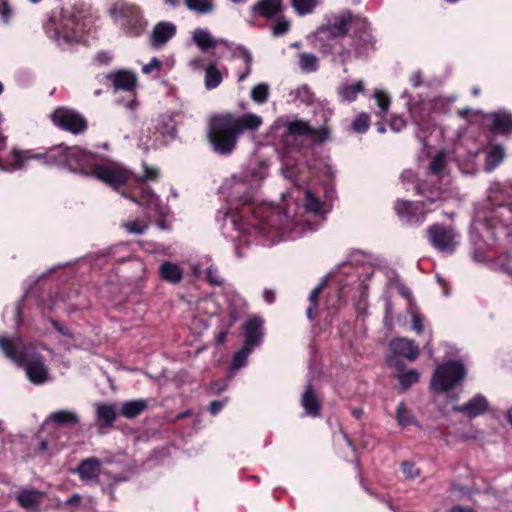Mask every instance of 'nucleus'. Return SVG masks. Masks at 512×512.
Segmentation results:
<instances>
[{"instance_id":"1","label":"nucleus","mask_w":512,"mask_h":512,"mask_svg":"<svg viewBox=\"0 0 512 512\" xmlns=\"http://www.w3.org/2000/svg\"><path fill=\"white\" fill-rule=\"evenodd\" d=\"M268 176L265 163L243 167L223 182L221 189L227 200L216 213V221L224 234L239 244L257 238L265 246L282 240H294L316 230L309 223L284 215L271 204L263 203L258 191Z\"/></svg>"},{"instance_id":"2","label":"nucleus","mask_w":512,"mask_h":512,"mask_svg":"<svg viewBox=\"0 0 512 512\" xmlns=\"http://www.w3.org/2000/svg\"><path fill=\"white\" fill-rule=\"evenodd\" d=\"M512 234V183L492 182L488 199L475 207L471 222L470 240L473 244V259L485 263L491 269L512 274L504 262L494 261L490 252L497 240Z\"/></svg>"},{"instance_id":"3","label":"nucleus","mask_w":512,"mask_h":512,"mask_svg":"<svg viewBox=\"0 0 512 512\" xmlns=\"http://www.w3.org/2000/svg\"><path fill=\"white\" fill-rule=\"evenodd\" d=\"M158 176L157 168L143 165L142 175H132L129 172V180L117 190L137 207L136 216H131L121 222V227L127 233L142 235L147 231L151 221H155L160 229L168 228L166 220L170 217V209L146 183L156 180Z\"/></svg>"},{"instance_id":"4","label":"nucleus","mask_w":512,"mask_h":512,"mask_svg":"<svg viewBox=\"0 0 512 512\" xmlns=\"http://www.w3.org/2000/svg\"><path fill=\"white\" fill-rule=\"evenodd\" d=\"M50 165L63 166L71 172L94 176L114 190L129 180V171L120 163L99 161L96 155L78 146L58 145L50 148Z\"/></svg>"},{"instance_id":"5","label":"nucleus","mask_w":512,"mask_h":512,"mask_svg":"<svg viewBox=\"0 0 512 512\" xmlns=\"http://www.w3.org/2000/svg\"><path fill=\"white\" fill-rule=\"evenodd\" d=\"M93 27V18L87 7L65 6L60 13H53L44 23V31L60 49H69L76 43H87V36Z\"/></svg>"},{"instance_id":"6","label":"nucleus","mask_w":512,"mask_h":512,"mask_svg":"<svg viewBox=\"0 0 512 512\" xmlns=\"http://www.w3.org/2000/svg\"><path fill=\"white\" fill-rule=\"evenodd\" d=\"M448 155L441 151L431 160L425 179H418L413 170H404L401 182L406 191L414 190L416 194L427 198L432 203L446 202L452 199L455 192L450 186L447 174Z\"/></svg>"},{"instance_id":"7","label":"nucleus","mask_w":512,"mask_h":512,"mask_svg":"<svg viewBox=\"0 0 512 512\" xmlns=\"http://www.w3.org/2000/svg\"><path fill=\"white\" fill-rule=\"evenodd\" d=\"M262 123V118L252 113L240 117L232 114L215 115L209 121L207 138L215 153L228 156L234 151L238 136L244 130H256Z\"/></svg>"},{"instance_id":"8","label":"nucleus","mask_w":512,"mask_h":512,"mask_svg":"<svg viewBox=\"0 0 512 512\" xmlns=\"http://www.w3.org/2000/svg\"><path fill=\"white\" fill-rule=\"evenodd\" d=\"M0 350L7 359L25 370L27 378L33 384L42 385L49 381L43 357L36 352L34 346L24 343L18 335L1 334Z\"/></svg>"},{"instance_id":"9","label":"nucleus","mask_w":512,"mask_h":512,"mask_svg":"<svg viewBox=\"0 0 512 512\" xmlns=\"http://www.w3.org/2000/svg\"><path fill=\"white\" fill-rule=\"evenodd\" d=\"M401 98L407 100V109L417 128L416 136L424 146L428 145L426 141L429 135L436 129L435 115L448 112L456 99L455 96H435L427 101L412 102L408 91H404L401 94Z\"/></svg>"},{"instance_id":"10","label":"nucleus","mask_w":512,"mask_h":512,"mask_svg":"<svg viewBox=\"0 0 512 512\" xmlns=\"http://www.w3.org/2000/svg\"><path fill=\"white\" fill-rule=\"evenodd\" d=\"M352 20V14L348 10L326 15L324 24L315 32V39L323 53L328 54L333 51L339 38L347 33L348 25Z\"/></svg>"},{"instance_id":"11","label":"nucleus","mask_w":512,"mask_h":512,"mask_svg":"<svg viewBox=\"0 0 512 512\" xmlns=\"http://www.w3.org/2000/svg\"><path fill=\"white\" fill-rule=\"evenodd\" d=\"M483 156L484 158V171L490 173L495 170L505 159L506 152L501 144L487 143L481 150L472 152H465V149L461 144L456 145L454 151V158L461 166L462 164L471 166L473 169L475 166L476 158Z\"/></svg>"},{"instance_id":"12","label":"nucleus","mask_w":512,"mask_h":512,"mask_svg":"<svg viewBox=\"0 0 512 512\" xmlns=\"http://www.w3.org/2000/svg\"><path fill=\"white\" fill-rule=\"evenodd\" d=\"M272 133L281 138L283 145L288 146L294 139L303 135H309L314 141L323 142L329 138L330 130L326 126L314 129L301 120H279L273 125Z\"/></svg>"},{"instance_id":"13","label":"nucleus","mask_w":512,"mask_h":512,"mask_svg":"<svg viewBox=\"0 0 512 512\" xmlns=\"http://www.w3.org/2000/svg\"><path fill=\"white\" fill-rule=\"evenodd\" d=\"M109 14L126 34L138 36L146 28L147 22L135 5L117 2L109 9Z\"/></svg>"},{"instance_id":"14","label":"nucleus","mask_w":512,"mask_h":512,"mask_svg":"<svg viewBox=\"0 0 512 512\" xmlns=\"http://www.w3.org/2000/svg\"><path fill=\"white\" fill-rule=\"evenodd\" d=\"M466 368L461 361H448L438 365L433 372L430 389L436 393H444L463 381Z\"/></svg>"},{"instance_id":"15","label":"nucleus","mask_w":512,"mask_h":512,"mask_svg":"<svg viewBox=\"0 0 512 512\" xmlns=\"http://www.w3.org/2000/svg\"><path fill=\"white\" fill-rule=\"evenodd\" d=\"M442 203H432L427 198L421 202L398 199L394 204V210L404 224L419 226L425 221L426 215Z\"/></svg>"},{"instance_id":"16","label":"nucleus","mask_w":512,"mask_h":512,"mask_svg":"<svg viewBox=\"0 0 512 512\" xmlns=\"http://www.w3.org/2000/svg\"><path fill=\"white\" fill-rule=\"evenodd\" d=\"M459 115L468 120L480 118L484 125L490 124L492 131L501 135L510 136L512 134V113L506 109H500L491 113L463 109L459 111Z\"/></svg>"},{"instance_id":"17","label":"nucleus","mask_w":512,"mask_h":512,"mask_svg":"<svg viewBox=\"0 0 512 512\" xmlns=\"http://www.w3.org/2000/svg\"><path fill=\"white\" fill-rule=\"evenodd\" d=\"M427 232L430 244L440 253L451 254L459 243L458 234L452 227L433 224Z\"/></svg>"},{"instance_id":"18","label":"nucleus","mask_w":512,"mask_h":512,"mask_svg":"<svg viewBox=\"0 0 512 512\" xmlns=\"http://www.w3.org/2000/svg\"><path fill=\"white\" fill-rule=\"evenodd\" d=\"M54 125L74 134L83 132L87 123L85 119L75 110L67 107H59L51 114Z\"/></svg>"},{"instance_id":"19","label":"nucleus","mask_w":512,"mask_h":512,"mask_svg":"<svg viewBox=\"0 0 512 512\" xmlns=\"http://www.w3.org/2000/svg\"><path fill=\"white\" fill-rule=\"evenodd\" d=\"M389 347L391 355L387 358V362L395 367L399 365L400 358L414 362L420 353L419 347L415 342L407 338H396L390 342Z\"/></svg>"},{"instance_id":"20","label":"nucleus","mask_w":512,"mask_h":512,"mask_svg":"<svg viewBox=\"0 0 512 512\" xmlns=\"http://www.w3.org/2000/svg\"><path fill=\"white\" fill-rule=\"evenodd\" d=\"M263 319L258 315H252L243 324L244 344L255 349L263 342Z\"/></svg>"},{"instance_id":"21","label":"nucleus","mask_w":512,"mask_h":512,"mask_svg":"<svg viewBox=\"0 0 512 512\" xmlns=\"http://www.w3.org/2000/svg\"><path fill=\"white\" fill-rule=\"evenodd\" d=\"M302 194L303 206L306 213L322 216L330 211L331 204L327 195L322 196L320 192L312 189H304Z\"/></svg>"},{"instance_id":"22","label":"nucleus","mask_w":512,"mask_h":512,"mask_svg":"<svg viewBox=\"0 0 512 512\" xmlns=\"http://www.w3.org/2000/svg\"><path fill=\"white\" fill-rule=\"evenodd\" d=\"M354 25L357 29L354 39V55L355 57H359L373 46L374 37L370 32L369 23L366 19L357 18L354 21Z\"/></svg>"},{"instance_id":"23","label":"nucleus","mask_w":512,"mask_h":512,"mask_svg":"<svg viewBox=\"0 0 512 512\" xmlns=\"http://www.w3.org/2000/svg\"><path fill=\"white\" fill-rule=\"evenodd\" d=\"M156 138L151 142V147H157L158 143L162 144L166 142V138H172L176 132V123L172 115L162 114L160 115L155 124Z\"/></svg>"},{"instance_id":"24","label":"nucleus","mask_w":512,"mask_h":512,"mask_svg":"<svg viewBox=\"0 0 512 512\" xmlns=\"http://www.w3.org/2000/svg\"><path fill=\"white\" fill-rule=\"evenodd\" d=\"M101 471V461L95 457L84 459L80 462L77 473L86 484L96 483Z\"/></svg>"},{"instance_id":"25","label":"nucleus","mask_w":512,"mask_h":512,"mask_svg":"<svg viewBox=\"0 0 512 512\" xmlns=\"http://www.w3.org/2000/svg\"><path fill=\"white\" fill-rule=\"evenodd\" d=\"M176 34V26L172 22L161 21L157 23L152 31L151 44L155 48L165 45Z\"/></svg>"},{"instance_id":"26","label":"nucleus","mask_w":512,"mask_h":512,"mask_svg":"<svg viewBox=\"0 0 512 512\" xmlns=\"http://www.w3.org/2000/svg\"><path fill=\"white\" fill-rule=\"evenodd\" d=\"M488 408L487 399L481 395L477 394L472 397L467 403L463 405H457L453 407V410L456 412H461L470 418H474L483 414Z\"/></svg>"},{"instance_id":"27","label":"nucleus","mask_w":512,"mask_h":512,"mask_svg":"<svg viewBox=\"0 0 512 512\" xmlns=\"http://www.w3.org/2000/svg\"><path fill=\"white\" fill-rule=\"evenodd\" d=\"M301 406L303 407L305 415L307 416L315 418L320 414L321 401L311 384H308L302 393Z\"/></svg>"},{"instance_id":"28","label":"nucleus","mask_w":512,"mask_h":512,"mask_svg":"<svg viewBox=\"0 0 512 512\" xmlns=\"http://www.w3.org/2000/svg\"><path fill=\"white\" fill-rule=\"evenodd\" d=\"M159 278L172 285L180 283L184 276L183 268L172 261H163L158 269Z\"/></svg>"},{"instance_id":"29","label":"nucleus","mask_w":512,"mask_h":512,"mask_svg":"<svg viewBox=\"0 0 512 512\" xmlns=\"http://www.w3.org/2000/svg\"><path fill=\"white\" fill-rule=\"evenodd\" d=\"M306 167L293 158L285 156L282 158V174L285 178L292 180L295 185L300 186L305 181V177L302 174L306 171Z\"/></svg>"},{"instance_id":"30","label":"nucleus","mask_w":512,"mask_h":512,"mask_svg":"<svg viewBox=\"0 0 512 512\" xmlns=\"http://www.w3.org/2000/svg\"><path fill=\"white\" fill-rule=\"evenodd\" d=\"M194 44L202 51L216 49L221 46L222 38H214L211 32L206 28H196L192 32Z\"/></svg>"},{"instance_id":"31","label":"nucleus","mask_w":512,"mask_h":512,"mask_svg":"<svg viewBox=\"0 0 512 512\" xmlns=\"http://www.w3.org/2000/svg\"><path fill=\"white\" fill-rule=\"evenodd\" d=\"M19 505L25 509L38 510L44 499V492L25 488L16 494Z\"/></svg>"},{"instance_id":"32","label":"nucleus","mask_w":512,"mask_h":512,"mask_svg":"<svg viewBox=\"0 0 512 512\" xmlns=\"http://www.w3.org/2000/svg\"><path fill=\"white\" fill-rule=\"evenodd\" d=\"M108 78L112 81L115 90L132 91L136 86V75L127 70H120L110 74Z\"/></svg>"},{"instance_id":"33","label":"nucleus","mask_w":512,"mask_h":512,"mask_svg":"<svg viewBox=\"0 0 512 512\" xmlns=\"http://www.w3.org/2000/svg\"><path fill=\"white\" fill-rule=\"evenodd\" d=\"M254 11L265 18H273L281 13L282 0H260L254 6Z\"/></svg>"},{"instance_id":"34","label":"nucleus","mask_w":512,"mask_h":512,"mask_svg":"<svg viewBox=\"0 0 512 512\" xmlns=\"http://www.w3.org/2000/svg\"><path fill=\"white\" fill-rule=\"evenodd\" d=\"M116 418V411L113 405L96 404V421L100 428L110 427Z\"/></svg>"},{"instance_id":"35","label":"nucleus","mask_w":512,"mask_h":512,"mask_svg":"<svg viewBox=\"0 0 512 512\" xmlns=\"http://www.w3.org/2000/svg\"><path fill=\"white\" fill-rule=\"evenodd\" d=\"M364 91V83L359 80L353 84L343 83L338 87V95L343 102L354 101Z\"/></svg>"},{"instance_id":"36","label":"nucleus","mask_w":512,"mask_h":512,"mask_svg":"<svg viewBox=\"0 0 512 512\" xmlns=\"http://www.w3.org/2000/svg\"><path fill=\"white\" fill-rule=\"evenodd\" d=\"M221 46L232 58H242L244 62L253 61L252 54L244 46L222 39Z\"/></svg>"},{"instance_id":"37","label":"nucleus","mask_w":512,"mask_h":512,"mask_svg":"<svg viewBox=\"0 0 512 512\" xmlns=\"http://www.w3.org/2000/svg\"><path fill=\"white\" fill-rule=\"evenodd\" d=\"M47 421L54 422L57 425L69 426L79 422L78 415L74 411L59 410L51 413Z\"/></svg>"},{"instance_id":"38","label":"nucleus","mask_w":512,"mask_h":512,"mask_svg":"<svg viewBox=\"0 0 512 512\" xmlns=\"http://www.w3.org/2000/svg\"><path fill=\"white\" fill-rule=\"evenodd\" d=\"M223 81V75L221 71L216 67L214 63H210L205 68L204 85L207 90H213L217 88Z\"/></svg>"},{"instance_id":"39","label":"nucleus","mask_w":512,"mask_h":512,"mask_svg":"<svg viewBox=\"0 0 512 512\" xmlns=\"http://www.w3.org/2000/svg\"><path fill=\"white\" fill-rule=\"evenodd\" d=\"M147 408V401L144 399H137L127 401L122 404L121 414L126 418H134L142 413Z\"/></svg>"},{"instance_id":"40","label":"nucleus","mask_w":512,"mask_h":512,"mask_svg":"<svg viewBox=\"0 0 512 512\" xmlns=\"http://www.w3.org/2000/svg\"><path fill=\"white\" fill-rule=\"evenodd\" d=\"M107 255L115 262H124L130 260L132 257V253L128 243H119L115 246L110 247Z\"/></svg>"},{"instance_id":"41","label":"nucleus","mask_w":512,"mask_h":512,"mask_svg":"<svg viewBox=\"0 0 512 512\" xmlns=\"http://www.w3.org/2000/svg\"><path fill=\"white\" fill-rule=\"evenodd\" d=\"M396 420L397 423L402 427H407L410 425L420 427L412 412L403 403H400L397 406Z\"/></svg>"},{"instance_id":"42","label":"nucleus","mask_w":512,"mask_h":512,"mask_svg":"<svg viewBox=\"0 0 512 512\" xmlns=\"http://www.w3.org/2000/svg\"><path fill=\"white\" fill-rule=\"evenodd\" d=\"M420 374L415 369H410L406 372L399 373L397 375L398 385L400 391H406L413 384L419 381Z\"/></svg>"},{"instance_id":"43","label":"nucleus","mask_w":512,"mask_h":512,"mask_svg":"<svg viewBox=\"0 0 512 512\" xmlns=\"http://www.w3.org/2000/svg\"><path fill=\"white\" fill-rule=\"evenodd\" d=\"M299 67L305 73L315 72L319 68V60L316 55L303 52L299 55Z\"/></svg>"},{"instance_id":"44","label":"nucleus","mask_w":512,"mask_h":512,"mask_svg":"<svg viewBox=\"0 0 512 512\" xmlns=\"http://www.w3.org/2000/svg\"><path fill=\"white\" fill-rule=\"evenodd\" d=\"M253 348L243 345V347L237 351L231 361V371H237L246 366L248 357L253 352Z\"/></svg>"},{"instance_id":"45","label":"nucleus","mask_w":512,"mask_h":512,"mask_svg":"<svg viewBox=\"0 0 512 512\" xmlns=\"http://www.w3.org/2000/svg\"><path fill=\"white\" fill-rule=\"evenodd\" d=\"M326 283H327L326 278L322 279L321 282L313 288V290L311 291V293L309 295L310 305L307 308L306 314L310 320L313 319V313H314V311H316V309L318 307V298H319L323 288L326 286Z\"/></svg>"},{"instance_id":"46","label":"nucleus","mask_w":512,"mask_h":512,"mask_svg":"<svg viewBox=\"0 0 512 512\" xmlns=\"http://www.w3.org/2000/svg\"><path fill=\"white\" fill-rule=\"evenodd\" d=\"M387 278L388 282L386 285L388 290H396L402 297L406 299L410 297L409 289L399 281L393 270H389L387 272Z\"/></svg>"},{"instance_id":"47","label":"nucleus","mask_w":512,"mask_h":512,"mask_svg":"<svg viewBox=\"0 0 512 512\" xmlns=\"http://www.w3.org/2000/svg\"><path fill=\"white\" fill-rule=\"evenodd\" d=\"M373 98L376 100L379 108L377 115L383 117L387 112L391 104L390 96L381 89H375Z\"/></svg>"},{"instance_id":"48","label":"nucleus","mask_w":512,"mask_h":512,"mask_svg":"<svg viewBox=\"0 0 512 512\" xmlns=\"http://www.w3.org/2000/svg\"><path fill=\"white\" fill-rule=\"evenodd\" d=\"M187 8L199 14H207L213 10L212 0H185Z\"/></svg>"},{"instance_id":"49","label":"nucleus","mask_w":512,"mask_h":512,"mask_svg":"<svg viewBox=\"0 0 512 512\" xmlns=\"http://www.w3.org/2000/svg\"><path fill=\"white\" fill-rule=\"evenodd\" d=\"M291 5L300 16L313 12L317 5V0H291Z\"/></svg>"},{"instance_id":"50","label":"nucleus","mask_w":512,"mask_h":512,"mask_svg":"<svg viewBox=\"0 0 512 512\" xmlns=\"http://www.w3.org/2000/svg\"><path fill=\"white\" fill-rule=\"evenodd\" d=\"M269 85L260 83L254 86L251 90V99L257 104H263L268 100Z\"/></svg>"},{"instance_id":"51","label":"nucleus","mask_w":512,"mask_h":512,"mask_svg":"<svg viewBox=\"0 0 512 512\" xmlns=\"http://www.w3.org/2000/svg\"><path fill=\"white\" fill-rule=\"evenodd\" d=\"M370 125V116L367 113H360L352 123V129L360 134L365 133Z\"/></svg>"},{"instance_id":"52","label":"nucleus","mask_w":512,"mask_h":512,"mask_svg":"<svg viewBox=\"0 0 512 512\" xmlns=\"http://www.w3.org/2000/svg\"><path fill=\"white\" fill-rule=\"evenodd\" d=\"M291 95L301 103L309 104L313 100V93L307 85H302L295 89Z\"/></svg>"},{"instance_id":"53","label":"nucleus","mask_w":512,"mask_h":512,"mask_svg":"<svg viewBox=\"0 0 512 512\" xmlns=\"http://www.w3.org/2000/svg\"><path fill=\"white\" fill-rule=\"evenodd\" d=\"M290 22L284 17L277 19L276 23L272 26V34L276 37L282 36L289 31Z\"/></svg>"},{"instance_id":"54","label":"nucleus","mask_w":512,"mask_h":512,"mask_svg":"<svg viewBox=\"0 0 512 512\" xmlns=\"http://www.w3.org/2000/svg\"><path fill=\"white\" fill-rule=\"evenodd\" d=\"M367 258V255L360 250L351 251L347 260L348 264L350 265L349 269H352V266L365 263Z\"/></svg>"},{"instance_id":"55","label":"nucleus","mask_w":512,"mask_h":512,"mask_svg":"<svg viewBox=\"0 0 512 512\" xmlns=\"http://www.w3.org/2000/svg\"><path fill=\"white\" fill-rule=\"evenodd\" d=\"M206 278L207 281L212 285H221L223 283V279L217 269L214 265L208 266L206 270Z\"/></svg>"},{"instance_id":"56","label":"nucleus","mask_w":512,"mask_h":512,"mask_svg":"<svg viewBox=\"0 0 512 512\" xmlns=\"http://www.w3.org/2000/svg\"><path fill=\"white\" fill-rule=\"evenodd\" d=\"M390 129L394 132H400L406 126V120L401 115H392L389 120Z\"/></svg>"},{"instance_id":"57","label":"nucleus","mask_w":512,"mask_h":512,"mask_svg":"<svg viewBox=\"0 0 512 512\" xmlns=\"http://www.w3.org/2000/svg\"><path fill=\"white\" fill-rule=\"evenodd\" d=\"M402 471L408 479H414L419 475V469L414 463L408 461L403 462Z\"/></svg>"},{"instance_id":"58","label":"nucleus","mask_w":512,"mask_h":512,"mask_svg":"<svg viewBox=\"0 0 512 512\" xmlns=\"http://www.w3.org/2000/svg\"><path fill=\"white\" fill-rule=\"evenodd\" d=\"M0 16L5 24L9 23L12 17V9L7 1L0 2Z\"/></svg>"},{"instance_id":"59","label":"nucleus","mask_w":512,"mask_h":512,"mask_svg":"<svg viewBox=\"0 0 512 512\" xmlns=\"http://www.w3.org/2000/svg\"><path fill=\"white\" fill-rule=\"evenodd\" d=\"M161 67V62L157 58H152L149 63L143 65L142 72L144 74H150L154 71H158Z\"/></svg>"},{"instance_id":"60","label":"nucleus","mask_w":512,"mask_h":512,"mask_svg":"<svg viewBox=\"0 0 512 512\" xmlns=\"http://www.w3.org/2000/svg\"><path fill=\"white\" fill-rule=\"evenodd\" d=\"M188 65H189L190 69L193 71H200L207 67V66H205L204 58L201 56H197V57L190 59Z\"/></svg>"},{"instance_id":"61","label":"nucleus","mask_w":512,"mask_h":512,"mask_svg":"<svg viewBox=\"0 0 512 512\" xmlns=\"http://www.w3.org/2000/svg\"><path fill=\"white\" fill-rule=\"evenodd\" d=\"M232 378V375H229L228 378L221 380L220 382L213 383L211 385V392L212 393H220L223 390H225L228 386V383L230 379Z\"/></svg>"},{"instance_id":"62","label":"nucleus","mask_w":512,"mask_h":512,"mask_svg":"<svg viewBox=\"0 0 512 512\" xmlns=\"http://www.w3.org/2000/svg\"><path fill=\"white\" fill-rule=\"evenodd\" d=\"M226 403H227V398L222 399V400L213 401L209 405V411L211 412L212 415H216L223 409V407L226 405Z\"/></svg>"},{"instance_id":"63","label":"nucleus","mask_w":512,"mask_h":512,"mask_svg":"<svg viewBox=\"0 0 512 512\" xmlns=\"http://www.w3.org/2000/svg\"><path fill=\"white\" fill-rule=\"evenodd\" d=\"M412 328L417 333H421L423 331V322L422 318L419 314L413 313L412 314Z\"/></svg>"},{"instance_id":"64","label":"nucleus","mask_w":512,"mask_h":512,"mask_svg":"<svg viewBox=\"0 0 512 512\" xmlns=\"http://www.w3.org/2000/svg\"><path fill=\"white\" fill-rule=\"evenodd\" d=\"M409 82L413 87H418L422 84V75L419 71L413 72L410 75Z\"/></svg>"}]
</instances>
